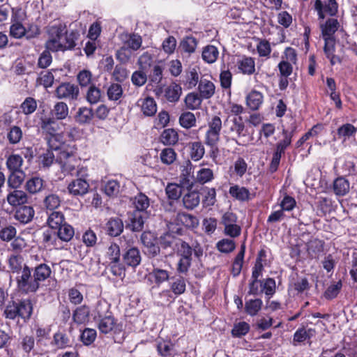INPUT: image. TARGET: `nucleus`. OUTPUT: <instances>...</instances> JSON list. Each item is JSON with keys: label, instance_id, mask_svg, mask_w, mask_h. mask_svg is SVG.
<instances>
[{"label": "nucleus", "instance_id": "38", "mask_svg": "<svg viewBox=\"0 0 357 357\" xmlns=\"http://www.w3.org/2000/svg\"><path fill=\"white\" fill-rule=\"evenodd\" d=\"M177 154L172 148L163 149L160 153L161 162L167 165L173 164L176 160Z\"/></svg>", "mask_w": 357, "mask_h": 357}, {"label": "nucleus", "instance_id": "50", "mask_svg": "<svg viewBox=\"0 0 357 357\" xmlns=\"http://www.w3.org/2000/svg\"><path fill=\"white\" fill-rule=\"evenodd\" d=\"M177 255L180 258H185L192 259V250L191 247L185 241L181 240L178 241L176 243Z\"/></svg>", "mask_w": 357, "mask_h": 357}, {"label": "nucleus", "instance_id": "4", "mask_svg": "<svg viewBox=\"0 0 357 357\" xmlns=\"http://www.w3.org/2000/svg\"><path fill=\"white\" fill-rule=\"evenodd\" d=\"M107 305L102 306L98 304L96 307V313L94 318L98 320V327L102 333L107 334L112 331H115L117 324L112 315L110 314L104 315V312L107 311Z\"/></svg>", "mask_w": 357, "mask_h": 357}, {"label": "nucleus", "instance_id": "32", "mask_svg": "<svg viewBox=\"0 0 357 357\" xmlns=\"http://www.w3.org/2000/svg\"><path fill=\"white\" fill-rule=\"evenodd\" d=\"M93 116V109L86 107L79 108L75 120L79 124L89 123Z\"/></svg>", "mask_w": 357, "mask_h": 357}, {"label": "nucleus", "instance_id": "54", "mask_svg": "<svg viewBox=\"0 0 357 357\" xmlns=\"http://www.w3.org/2000/svg\"><path fill=\"white\" fill-rule=\"evenodd\" d=\"M9 33L10 36L14 38H22L25 37V26L22 24V22H11Z\"/></svg>", "mask_w": 357, "mask_h": 357}, {"label": "nucleus", "instance_id": "24", "mask_svg": "<svg viewBox=\"0 0 357 357\" xmlns=\"http://www.w3.org/2000/svg\"><path fill=\"white\" fill-rule=\"evenodd\" d=\"M188 147L190 149V155L192 160L198 161L203 158L205 153V149L201 142H190Z\"/></svg>", "mask_w": 357, "mask_h": 357}, {"label": "nucleus", "instance_id": "63", "mask_svg": "<svg viewBox=\"0 0 357 357\" xmlns=\"http://www.w3.org/2000/svg\"><path fill=\"white\" fill-rule=\"evenodd\" d=\"M20 108L24 114L29 115L36 111L37 102L34 98L28 97L21 104Z\"/></svg>", "mask_w": 357, "mask_h": 357}, {"label": "nucleus", "instance_id": "37", "mask_svg": "<svg viewBox=\"0 0 357 357\" xmlns=\"http://www.w3.org/2000/svg\"><path fill=\"white\" fill-rule=\"evenodd\" d=\"M107 229L110 236H116L122 232L123 225L119 218L110 219L107 224Z\"/></svg>", "mask_w": 357, "mask_h": 357}, {"label": "nucleus", "instance_id": "6", "mask_svg": "<svg viewBox=\"0 0 357 357\" xmlns=\"http://www.w3.org/2000/svg\"><path fill=\"white\" fill-rule=\"evenodd\" d=\"M16 281L18 289L22 293H34L39 288V284L35 280L33 275H31L29 267H24L21 274L16 277Z\"/></svg>", "mask_w": 357, "mask_h": 357}, {"label": "nucleus", "instance_id": "25", "mask_svg": "<svg viewBox=\"0 0 357 357\" xmlns=\"http://www.w3.org/2000/svg\"><path fill=\"white\" fill-rule=\"evenodd\" d=\"M160 141L164 145L174 146L178 141V132L173 128L165 129L160 135Z\"/></svg>", "mask_w": 357, "mask_h": 357}, {"label": "nucleus", "instance_id": "60", "mask_svg": "<svg viewBox=\"0 0 357 357\" xmlns=\"http://www.w3.org/2000/svg\"><path fill=\"white\" fill-rule=\"evenodd\" d=\"M107 96L110 100H118L123 96V89L119 84H112L107 89Z\"/></svg>", "mask_w": 357, "mask_h": 357}, {"label": "nucleus", "instance_id": "11", "mask_svg": "<svg viewBox=\"0 0 357 357\" xmlns=\"http://www.w3.org/2000/svg\"><path fill=\"white\" fill-rule=\"evenodd\" d=\"M236 66L240 73L244 75H252L255 72V61L251 56H243L236 61Z\"/></svg>", "mask_w": 357, "mask_h": 357}, {"label": "nucleus", "instance_id": "30", "mask_svg": "<svg viewBox=\"0 0 357 357\" xmlns=\"http://www.w3.org/2000/svg\"><path fill=\"white\" fill-rule=\"evenodd\" d=\"M51 113L56 120H63L68 116L69 109L66 103L58 102L54 105Z\"/></svg>", "mask_w": 357, "mask_h": 357}, {"label": "nucleus", "instance_id": "59", "mask_svg": "<svg viewBox=\"0 0 357 357\" xmlns=\"http://www.w3.org/2000/svg\"><path fill=\"white\" fill-rule=\"evenodd\" d=\"M261 293L264 292L266 296H272L275 291V281L273 278H266L260 282Z\"/></svg>", "mask_w": 357, "mask_h": 357}, {"label": "nucleus", "instance_id": "57", "mask_svg": "<svg viewBox=\"0 0 357 357\" xmlns=\"http://www.w3.org/2000/svg\"><path fill=\"white\" fill-rule=\"evenodd\" d=\"M150 275L154 278L155 282L158 284H160L162 282L167 281L169 278V272L159 268H153L152 272L150 273Z\"/></svg>", "mask_w": 357, "mask_h": 357}, {"label": "nucleus", "instance_id": "43", "mask_svg": "<svg viewBox=\"0 0 357 357\" xmlns=\"http://www.w3.org/2000/svg\"><path fill=\"white\" fill-rule=\"evenodd\" d=\"M57 229V236L63 241L68 242L71 240L74 236V229L68 224L62 225Z\"/></svg>", "mask_w": 357, "mask_h": 357}, {"label": "nucleus", "instance_id": "3", "mask_svg": "<svg viewBox=\"0 0 357 357\" xmlns=\"http://www.w3.org/2000/svg\"><path fill=\"white\" fill-rule=\"evenodd\" d=\"M247 129L241 116L227 117L223 124V135L227 142L240 144L238 139L247 136Z\"/></svg>", "mask_w": 357, "mask_h": 357}, {"label": "nucleus", "instance_id": "19", "mask_svg": "<svg viewBox=\"0 0 357 357\" xmlns=\"http://www.w3.org/2000/svg\"><path fill=\"white\" fill-rule=\"evenodd\" d=\"M54 149L43 150L38 156V162L39 165L43 168L50 167L55 161V155L53 153ZM57 149L56 151H58Z\"/></svg>", "mask_w": 357, "mask_h": 357}, {"label": "nucleus", "instance_id": "31", "mask_svg": "<svg viewBox=\"0 0 357 357\" xmlns=\"http://www.w3.org/2000/svg\"><path fill=\"white\" fill-rule=\"evenodd\" d=\"M90 310L86 305H82L75 309L73 314V319L77 324H81L88 321Z\"/></svg>", "mask_w": 357, "mask_h": 357}, {"label": "nucleus", "instance_id": "52", "mask_svg": "<svg viewBox=\"0 0 357 357\" xmlns=\"http://www.w3.org/2000/svg\"><path fill=\"white\" fill-rule=\"evenodd\" d=\"M170 288L172 292L176 296L183 294L186 288L185 279L182 277L174 279L170 283Z\"/></svg>", "mask_w": 357, "mask_h": 357}, {"label": "nucleus", "instance_id": "28", "mask_svg": "<svg viewBox=\"0 0 357 357\" xmlns=\"http://www.w3.org/2000/svg\"><path fill=\"white\" fill-rule=\"evenodd\" d=\"M23 158L20 155L11 154L6 160V167L10 172H20L23 165Z\"/></svg>", "mask_w": 357, "mask_h": 357}, {"label": "nucleus", "instance_id": "41", "mask_svg": "<svg viewBox=\"0 0 357 357\" xmlns=\"http://www.w3.org/2000/svg\"><path fill=\"white\" fill-rule=\"evenodd\" d=\"M202 97L195 93H190L185 98L186 107L192 110L198 109L202 104Z\"/></svg>", "mask_w": 357, "mask_h": 357}, {"label": "nucleus", "instance_id": "23", "mask_svg": "<svg viewBox=\"0 0 357 357\" xmlns=\"http://www.w3.org/2000/svg\"><path fill=\"white\" fill-rule=\"evenodd\" d=\"M219 56V51L217 47L208 45L203 48L202 57L207 63H213Z\"/></svg>", "mask_w": 357, "mask_h": 357}, {"label": "nucleus", "instance_id": "40", "mask_svg": "<svg viewBox=\"0 0 357 357\" xmlns=\"http://www.w3.org/2000/svg\"><path fill=\"white\" fill-rule=\"evenodd\" d=\"M149 236H150V234L143 233L141 239L146 248V252L147 254L151 257H154L159 253L160 248L158 246L151 242L150 239H149Z\"/></svg>", "mask_w": 357, "mask_h": 357}, {"label": "nucleus", "instance_id": "27", "mask_svg": "<svg viewBox=\"0 0 357 357\" xmlns=\"http://www.w3.org/2000/svg\"><path fill=\"white\" fill-rule=\"evenodd\" d=\"M197 47V40L192 36H186L182 39L179 44L181 50L188 54L194 53Z\"/></svg>", "mask_w": 357, "mask_h": 357}, {"label": "nucleus", "instance_id": "7", "mask_svg": "<svg viewBox=\"0 0 357 357\" xmlns=\"http://www.w3.org/2000/svg\"><path fill=\"white\" fill-rule=\"evenodd\" d=\"M222 128L221 119L218 116H213L208 121V130L205 134L204 142L210 146L213 147L220 141V131Z\"/></svg>", "mask_w": 357, "mask_h": 357}, {"label": "nucleus", "instance_id": "42", "mask_svg": "<svg viewBox=\"0 0 357 357\" xmlns=\"http://www.w3.org/2000/svg\"><path fill=\"white\" fill-rule=\"evenodd\" d=\"M63 221L64 216L62 213L59 211H53L49 215L47 224L51 228L57 229L62 225H63Z\"/></svg>", "mask_w": 357, "mask_h": 357}, {"label": "nucleus", "instance_id": "46", "mask_svg": "<svg viewBox=\"0 0 357 357\" xmlns=\"http://www.w3.org/2000/svg\"><path fill=\"white\" fill-rule=\"evenodd\" d=\"M93 75L90 70L84 69L77 75V79L81 87L90 86L92 84Z\"/></svg>", "mask_w": 357, "mask_h": 357}, {"label": "nucleus", "instance_id": "34", "mask_svg": "<svg viewBox=\"0 0 357 357\" xmlns=\"http://www.w3.org/2000/svg\"><path fill=\"white\" fill-rule=\"evenodd\" d=\"M315 333L314 329L308 328L305 329L304 328H298L294 335L293 342L294 345H296L297 343H301L306 340L310 339L312 337Z\"/></svg>", "mask_w": 357, "mask_h": 357}, {"label": "nucleus", "instance_id": "33", "mask_svg": "<svg viewBox=\"0 0 357 357\" xmlns=\"http://www.w3.org/2000/svg\"><path fill=\"white\" fill-rule=\"evenodd\" d=\"M229 192L230 195L239 201H246L249 199L250 192L245 187L234 185L230 187Z\"/></svg>", "mask_w": 357, "mask_h": 357}, {"label": "nucleus", "instance_id": "48", "mask_svg": "<svg viewBox=\"0 0 357 357\" xmlns=\"http://www.w3.org/2000/svg\"><path fill=\"white\" fill-rule=\"evenodd\" d=\"M179 123L183 128H190L196 125V118L193 113L185 112L180 116Z\"/></svg>", "mask_w": 357, "mask_h": 357}, {"label": "nucleus", "instance_id": "64", "mask_svg": "<svg viewBox=\"0 0 357 357\" xmlns=\"http://www.w3.org/2000/svg\"><path fill=\"white\" fill-rule=\"evenodd\" d=\"M157 349L160 355L165 357H173V345L169 342L160 341L158 343Z\"/></svg>", "mask_w": 357, "mask_h": 357}, {"label": "nucleus", "instance_id": "5", "mask_svg": "<svg viewBox=\"0 0 357 357\" xmlns=\"http://www.w3.org/2000/svg\"><path fill=\"white\" fill-rule=\"evenodd\" d=\"M40 128L44 132L51 135V138L48 141L50 147L55 150L59 149V146L53 145L52 142L56 139V137L55 135L56 133L63 132L65 124L54 117H44L41 119Z\"/></svg>", "mask_w": 357, "mask_h": 357}, {"label": "nucleus", "instance_id": "49", "mask_svg": "<svg viewBox=\"0 0 357 357\" xmlns=\"http://www.w3.org/2000/svg\"><path fill=\"white\" fill-rule=\"evenodd\" d=\"M24 179L23 171L11 172L8 178V184L12 188H17L21 185Z\"/></svg>", "mask_w": 357, "mask_h": 357}, {"label": "nucleus", "instance_id": "9", "mask_svg": "<svg viewBox=\"0 0 357 357\" xmlns=\"http://www.w3.org/2000/svg\"><path fill=\"white\" fill-rule=\"evenodd\" d=\"M55 93L59 99L76 100L79 96V90L75 84L65 82L61 84L56 89Z\"/></svg>", "mask_w": 357, "mask_h": 357}, {"label": "nucleus", "instance_id": "26", "mask_svg": "<svg viewBox=\"0 0 357 357\" xmlns=\"http://www.w3.org/2000/svg\"><path fill=\"white\" fill-rule=\"evenodd\" d=\"M177 224H181L186 227L193 228L198 225L197 218L186 213H178L176 217Z\"/></svg>", "mask_w": 357, "mask_h": 357}, {"label": "nucleus", "instance_id": "15", "mask_svg": "<svg viewBox=\"0 0 357 357\" xmlns=\"http://www.w3.org/2000/svg\"><path fill=\"white\" fill-rule=\"evenodd\" d=\"M340 23L337 19L328 18L324 23L320 25L323 37L334 38L333 35L338 30Z\"/></svg>", "mask_w": 357, "mask_h": 357}, {"label": "nucleus", "instance_id": "47", "mask_svg": "<svg viewBox=\"0 0 357 357\" xmlns=\"http://www.w3.org/2000/svg\"><path fill=\"white\" fill-rule=\"evenodd\" d=\"M43 187V180L40 177H33L26 183V190L31 194L40 192Z\"/></svg>", "mask_w": 357, "mask_h": 357}, {"label": "nucleus", "instance_id": "39", "mask_svg": "<svg viewBox=\"0 0 357 357\" xmlns=\"http://www.w3.org/2000/svg\"><path fill=\"white\" fill-rule=\"evenodd\" d=\"M17 307L19 309V317L24 319L31 317L33 308L29 300L25 299L17 303Z\"/></svg>", "mask_w": 357, "mask_h": 357}, {"label": "nucleus", "instance_id": "2", "mask_svg": "<svg viewBox=\"0 0 357 357\" xmlns=\"http://www.w3.org/2000/svg\"><path fill=\"white\" fill-rule=\"evenodd\" d=\"M56 160L61 164L62 171L77 176H87V169L80 166V160L76 155V149L73 146H59Z\"/></svg>", "mask_w": 357, "mask_h": 357}, {"label": "nucleus", "instance_id": "17", "mask_svg": "<svg viewBox=\"0 0 357 357\" xmlns=\"http://www.w3.org/2000/svg\"><path fill=\"white\" fill-rule=\"evenodd\" d=\"M215 85L211 80L205 78L200 79L198 89L202 98L208 99L212 97L215 93Z\"/></svg>", "mask_w": 357, "mask_h": 357}, {"label": "nucleus", "instance_id": "62", "mask_svg": "<svg viewBox=\"0 0 357 357\" xmlns=\"http://www.w3.org/2000/svg\"><path fill=\"white\" fill-rule=\"evenodd\" d=\"M250 331V325L245 321H241L234 324L231 330V334L234 337H240L245 335Z\"/></svg>", "mask_w": 357, "mask_h": 357}, {"label": "nucleus", "instance_id": "61", "mask_svg": "<svg viewBox=\"0 0 357 357\" xmlns=\"http://www.w3.org/2000/svg\"><path fill=\"white\" fill-rule=\"evenodd\" d=\"M216 246L220 252L223 253H229L235 249L236 244L235 242L231 239L224 238L219 241L217 243Z\"/></svg>", "mask_w": 357, "mask_h": 357}, {"label": "nucleus", "instance_id": "14", "mask_svg": "<svg viewBox=\"0 0 357 357\" xmlns=\"http://www.w3.org/2000/svg\"><path fill=\"white\" fill-rule=\"evenodd\" d=\"M246 105L251 110H257L261 106L264 101L263 94L257 91L252 90L245 98Z\"/></svg>", "mask_w": 357, "mask_h": 357}, {"label": "nucleus", "instance_id": "20", "mask_svg": "<svg viewBox=\"0 0 357 357\" xmlns=\"http://www.w3.org/2000/svg\"><path fill=\"white\" fill-rule=\"evenodd\" d=\"M27 199L26 192L22 190H15L7 196L8 202L13 206L22 205L26 203Z\"/></svg>", "mask_w": 357, "mask_h": 357}, {"label": "nucleus", "instance_id": "51", "mask_svg": "<svg viewBox=\"0 0 357 357\" xmlns=\"http://www.w3.org/2000/svg\"><path fill=\"white\" fill-rule=\"evenodd\" d=\"M101 98L100 89L95 85H91L86 94V100L90 104H96L99 102Z\"/></svg>", "mask_w": 357, "mask_h": 357}, {"label": "nucleus", "instance_id": "8", "mask_svg": "<svg viewBox=\"0 0 357 357\" xmlns=\"http://www.w3.org/2000/svg\"><path fill=\"white\" fill-rule=\"evenodd\" d=\"M314 10L317 12L319 20H324L326 15L333 17L338 13V3L336 0H315Z\"/></svg>", "mask_w": 357, "mask_h": 357}, {"label": "nucleus", "instance_id": "45", "mask_svg": "<svg viewBox=\"0 0 357 357\" xmlns=\"http://www.w3.org/2000/svg\"><path fill=\"white\" fill-rule=\"evenodd\" d=\"M263 302L261 299H251L245 303V312L250 316H255L261 310Z\"/></svg>", "mask_w": 357, "mask_h": 357}, {"label": "nucleus", "instance_id": "16", "mask_svg": "<svg viewBox=\"0 0 357 357\" xmlns=\"http://www.w3.org/2000/svg\"><path fill=\"white\" fill-rule=\"evenodd\" d=\"M164 95L166 99L172 102H177L182 93L181 86L175 82L170 84L164 89Z\"/></svg>", "mask_w": 357, "mask_h": 357}, {"label": "nucleus", "instance_id": "22", "mask_svg": "<svg viewBox=\"0 0 357 357\" xmlns=\"http://www.w3.org/2000/svg\"><path fill=\"white\" fill-rule=\"evenodd\" d=\"M34 215V210L31 206H24L18 208L15 213V218L22 223L30 222Z\"/></svg>", "mask_w": 357, "mask_h": 357}, {"label": "nucleus", "instance_id": "44", "mask_svg": "<svg viewBox=\"0 0 357 357\" xmlns=\"http://www.w3.org/2000/svg\"><path fill=\"white\" fill-rule=\"evenodd\" d=\"M196 181L204 184L213 179V172L209 168L202 167L197 172Z\"/></svg>", "mask_w": 357, "mask_h": 357}, {"label": "nucleus", "instance_id": "35", "mask_svg": "<svg viewBox=\"0 0 357 357\" xmlns=\"http://www.w3.org/2000/svg\"><path fill=\"white\" fill-rule=\"evenodd\" d=\"M133 205L137 210L136 212H144L149 207L150 200L146 195L139 193L135 197Z\"/></svg>", "mask_w": 357, "mask_h": 357}, {"label": "nucleus", "instance_id": "29", "mask_svg": "<svg viewBox=\"0 0 357 357\" xmlns=\"http://www.w3.org/2000/svg\"><path fill=\"white\" fill-rule=\"evenodd\" d=\"M51 269L49 266L45 264H41L35 268L33 277L37 283L40 285V282L45 281L51 275Z\"/></svg>", "mask_w": 357, "mask_h": 357}, {"label": "nucleus", "instance_id": "53", "mask_svg": "<svg viewBox=\"0 0 357 357\" xmlns=\"http://www.w3.org/2000/svg\"><path fill=\"white\" fill-rule=\"evenodd\" d=\"M43 204L46 209L54 211L60 206L61 199L56 194H50L44 199Z\"/></svg>", "mask_w": 357, "mask_h": 357}, {"label": "nucleus", "instance_id": "55", "mask_svg": "<svg viewBox=\"0 0 357 357\" xmlns=\"http://www.w3.org/2000/svg\"><path fill=\"white\" fill-rule=\"evenodd\" d=\"M103 190L109 197L116 196L120 191V184L116 180H109L104 185Z\"/></svg>", "mask_w": 357, "mask_h": 357}, {"label": "nucleus", "instance_id": "18", "mask_svg": "<svg viewBox=\"0 0 357 357\" xmlns=\"http://www.w3.org/2000/svg\"><path fill=\"white\" fill-rule=\"evenodd\" d=\"M182 201L185 208L192 210L200 203L199 193L197 191H188L184 194Z\"/></svg>", "mask_w": 357, "mask_h": 357}, {"label": "nucleus", "instance_id": "36", "mask_svg": "<svg viewBox=\"0 0 357 357\" xmlns=\"http://www.w3.org/2000/svg\"><path fill=\"white\" fill-rule=\"evenodd\" d=\"M333 190L337 195H344L349 190V183L343 177H339L334 181Z\"/></svg>", "mask_w": 357, "mask_h": 357}, {"label": "nucleus", "instance_id": "12", "mask_svg": "<svg viewBox=\"0 0 357 357\" xmlns=\"http://www.w3.org/2000/svg\"><path fill=\"white\" fill-rule=\"evenodd\" d=\"M123 259L126 265L135 268L142 260L140 252L137 248H130L123 255Z\"/></svg>", "mask_w": 357, "mask_h": 357}, {"label": "nucleus", "instance_id": "58", "mask_svg": "<svg viewBox=\"0 0 357 357\" xmlns=\"http://www.w3.org/2000/svg\"><path fill=\"white\" fill-rule=\"evenodd\" d=\"M97 333L95 329L86 328L80 335V339L84 345H91L96 340Z\"/></svg>", "mask_w": 357, "mask_h": 357}, {"label": "nucleus", "instance_id": "21", "mask_svg": "<svg viewBox=\"0 0 357 357\" xmlns=\"http://www.w3.org/2000/svg\"><path fill=\"white\" fill-rule=\"evenodd\" d=\"M24 267L28 266L24 263L22 256L13 255L8 258V268L13 273H17L19 275Z\"/></svg>", "mask_w": 357, "mask_h": 357}, {"label": "nucleus", "instance_id": "56", "mask_svg": "<svg viewBox=\"0 0 357 357\" xmlns=\"http://www.w3.org/2000/svg\"><path fill=\"white\" fill-rule=\"evenodd\" d=\"M143 215L139 212H134L130 217V227L134 231H141L143 228L144 220Z\"/></svg>", "mask_w": 357, "mask_h": 357}, {"label": "nucleus", "instance_id": "10", "mask_svg": "<svg viewBox=\"0 0 357 357\" xmlns=\"http://www.w3.org/2000/svg\"><path fill=\"white\" fill-rule=\"evenodd\" d=\"M79 178L73 180L68 185V190L70 194L74 196H82L88 192L89 184L86 179V176H78Z\"/></svg>", "mask_w": 357, "mask_h": 357}, {"label": "nucleus", "instance_id": "1", "mask_svg": "<svg viewBox=\"0 0 357 357\" xmlns=\"http://www.w3.org/2000/svg\"><path fill=\"white\" fill-rule=\"evenodd\" d=\"M48 39L45 47L52 52L64 51L75 46L73 33L67 34L66 26L61 23L51 25L47 29Z\"/></svg>", "mask_w": 357, "mask_h": 357}, {"label": "nucleus", "instance_id": "13", "mask_svg": "<svg viewBox=\"0 0 357 357\" xmlns=\"http://www.w3.org/2000/svg\"><path fill=\"white\" fill-rule=\"evenodd\" d=\"M137 105L140 107L141 111L145 116H153L157 112V105L153 98H141L137 101Z\"/></svg>", "mask_w": 357, "mask_h": 357}]
</instances>
